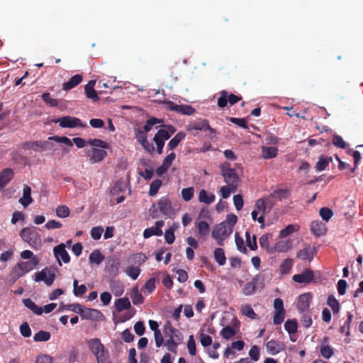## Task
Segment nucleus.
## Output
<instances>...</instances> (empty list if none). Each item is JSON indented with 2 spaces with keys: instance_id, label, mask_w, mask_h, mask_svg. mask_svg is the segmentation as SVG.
Listing matches in <instances>:
<instances>
[{
  "instance_id": "obj_1",
  "label": "nucleus",
  "mask_w": 363,
  "mask_h": 363,
  "mask_svg": "<svg viewBox=\"0 0 363 363\" xmlns=\"http://www.w3.org/2000/svg\"><path fill=\"white\" fill-rule=\"evenodd\" d=\"M20 236L23 241L35 250H38L42 246L40 235L35 228H24L20 232Z\"/></svg>"
},
{
  "instance_id": "obj_2",
  "label": "nucleus",
  "mask_w": 363,
  "mask_h": 363,
  "mask_svg": "<svg viewBox=\"0 0 363 363\" xmlns=\"http://www.w3.org/2000/svg\"><path fill=\"white\" fill-rule=\"evenodd\" d=\"M58 272V269L56 267H45L41 271L35 273L34 281L35 282L44 281L47 286H51Z\"/></svg>"
},
{
  "instance_id": "obj_3",
  "label": "nucleus",
  "mask_w": 363,
  "mask_h": 363,
  "mask_svg": "<svg viewBox=\"0 0 363 363\" xmlns=\"http://www.w3.org/2000/svg\"><path fill=\"white\" fill-rule=\"evenodd\" d=\"M233 232L230 227H228L226 223L222 222L213 226L211 236L216 240L218 245L223 246V241L225 240Z\"/></svg>"
},
{
  "instance_id": "obj_4",
  "label": "nucleus",
  "mask_w": 363,
  "mask_h": 363,
  "mask_svg": "<svg viewBox=\"0 0 363 363\" xmlns=\"http://www.w3.org/2000/svg\"><path fill=\"white\" fill-rule=\"evenodd\" d=\"M220 173L224 181L228 184L235 185L238 186L239 177L235 169L231 167L229 162H225L219 165Z\"/></svg>"
},
{
  "instance_id": "obj_5",
  "label": "nucleus",
  "mask_w": 363,
  "mask_h": 363,
  "mask_svg": "<svg viewBox=\"0 0 363 363\" xmlns=\"http://www.w3.org/2000/svg\"><path fill=\"white\" fill-rule=\"evenodd\" d=\"M38 264L39 259L37 257H33L29 261L18 263L13 269V272L16 274L17 278H19L26 273L35 269Z\"/></svg>"
},
{
  "instance_id": "obj_6",
  "label": "nucleus",
  "mask_w": 363,
  "mask_h": 363,
  "mask_svg": "<svg viewBox=\"0 0 363 363\" xmlns=\"http://www.w3.org/2000/svg\"><path fill=\"white\" fill-rule=\"evenodd\" d=\"M55 123H59V125L61 128H74L76 127H80V128H86V124H84L82 122V121L77 118L73 116H63L60 118H57L55 121H53Z\"/></svg>"
},
{
  "instance_id": "obj_7",
  "label": "nucleus",
  "mask_w": 363,
  "mask_h": 363,
  "mask_svg": "<svg viewBox=\"0 0 363 363\" xmlns=\"http://www.w3.org/2000/svg\"><path fill=\"white\" fill-rule=\"evenodd\" d=\"M241 100V96L232 93L228 94L227 91L223 90L220 92V96L218 99V106L223 108L227 106L228 103L233 106Z\"/></svg>"
},
{
  "instance_id": "obj_8",
  "label": "nucleus",
  "mask_w": 363,
  "mask_h": 363,
  "mask_svg": "<svg viewBox=\"0 0 363 363\" xmlns=\"http://www.w3.org/2000/svg\"><path fill=\"white\" fill-rule=\"evenodd\" d=\"M86 155L89 158L90 162L94 164L104 160L107 156V152L104 150L92 147L86 150Z\"/></svg>"
},
{
  "instance_id": "obj_9",
  "label": "nucleus",
  "mask_w": 363,
  "mask_h": 363,
  "mask_svg": "<svg viewBox=\"0 0 363 363\" xmlns=\"http://www.w3.org/2000/svg\"><path fill=\"white\" fill-rule=\"evenodd\" d=\"M121 262L116 257H108L105 262V270L113 277L118 274Z\"/></svg>"
},
{
  "instance_id": "obj_10",
  "label": "nucleus",
  "mask_w": 363,
  "mask_h": 363,
  "mask_svg": "<svg viewBox=\"0 0 363 363\" xmlns=\"http://www.w3.org/2000/svg\"><path fill=\"white\" fill-rule=\"evenodd\" d=\"M53 252L55 258L57 259L60 266H62V260L64 263H69L70 261V257L65 250V245L61 243L55 246L53 249Z\"/></svg>"
},
{
  "instance_id": "obj_11",
  "label": "nucleus",
  "mask_w": 363,
  "mask_h": 363,
  "mask_svg": "<svg viewBox=\"0 0 363 363\" xmlns=\"http://www.w3.org/2000/svg\"><path fill=\"white\" fill-rule=\"evenodd\" d=\"M168 108L171 111H174L177 113H182L183 115L191 116L195 113V109L187 104L178 105L172 101L167 103Z\"/></svg>"
},
{
  "instance_id": "obj_12",
  "label": "nucleus",
  "mask_w": 363,
  "mask_h": 363,
  "mask_svg": "<svg viewBox=\"0 0 363 363\" xmlns=\"http://www.w3.org/2000/svg\"><path fill=\"white\" fill-rule=\"evenodd\" d=\"M157 205L160 212L162 214L167 216L169 217H171L174 214V210L172 206V202L168 197H162L159 200Z\"/></svg>"
},
{
  "instance_id": "obj_13",
  "label": "nucleus",
  "mask_w": 363,
  "mask_h": 363,
  "mask_svg": "<svg viewBox=\"0 0 363 363\" xmlns=\"http://www.w3.org/2000/svg\"><path fill=\"white\" fill-rule=\"evenodd\" d=\"M314 279L313 272L311 269H306L302 273L293 276L292 279L299 284H309Z\"/></svg>"
},
{
  "instance_id": "obj_14",
  "label": "nucleus",
  "mask_w": 363,
  "mask_h": 363,
  "mask_svg": "<svg viewBox=\"0 0 363 363\" xmlns=\"http://www.w3.org/2000/svg\"><path fill=\"white\" fill-rule=\"evenodd\" d=\"M164 222L163 220H157L155 223V226L146 228L143 232L144 238L147 239L151 236H161L163 234L162 228L164 226Z\"/></svg>"
},
{
  "instance_id": "obj_15",
  "label": "nucleus",
  "mask_w": 363,
  "mask_h": 363,
  "mask_svg": "<svg viewBox=\"0 0 363 363\" xmlns=\"http://www.w3.org/2000/svg\"><path fill=\"white\" fill-rule=\"evenodd\" d=\"M289 191L287 189H277L274 191L270 195L267 197V201L269 203H271L270 209L272 208L273 206L274 205V201L273 199L278 200V201H283L286 199L289 196Z\"/></svg>"
},
{
  "instance_id": "obj_16",
  "label": "nucleus",
  "mask_w": 363,
  "mask_h": 363,
  "mask_svg": "<svg viewBox=\"0 0 363 363\" xmlns=\"http://www.w3.org/2000/svg\"><path fill=\"white\" fill-rule=\"evenodd\" d=\"M267 352L272 355H275L285 350V345L280 341L271 340L266 345Z\"/></svg>"
},
{
  "instance_id": "obj_17",
  "label": "nucleus",
  "mask_w": 363,
  "mask_h": 363,
  "mask_svg": "<svg viewBox=\"0 0 363 363\" xmlns=\"http://www.w3.org/2000/svg\"><path fill=\"white\" fill-rule=\"evenodd\" d=\"M312 294L311 293H305L298 296L297 302V308L301 312L306 311L310 307V303L312 299Z\"/></svg>"
},
{
  "instance_id": "obj_18",
  "label": "nucleus",
  "mask_w": 363,
  "mask_h": 363,
  "mask_svg": "<svg viewBox=\"0 0 363 363\" xmlns=\"http://www.w3.org/2000/svg\"><path fill=\"white\" fill-rule=\"evenodd\" d=\"M316 253L315 248L314 247H311L310 245H308L304 249L299 250L296 256L298 258L303 259V260H308L311 262Z\"/></svg>"
},
{
  "instance_id": "obj_19",
  "label": "nucleus",
  "mask_w": 363,
  "mask_h": 363,
  "mask_svg": "<svg viewBox=\"0 0 363 363\" xmlns=\"http://www.w3.org/2000/svg\"><path fill=\"white\" fill-rule=\"evenodd\" d=\"M189 130L209 131L211 134H216V130L209 125L207 120L195 122L189 126Z\"/></svg>"
},
{
  "instance_id": "obj_20",
  "label": "nucleus",
  "mask_w": 363,
  "mask_h": 363,
  "mask_svg": "<svg viewBox=\"0 0 363 363\" xmlns=\"http://www.w3.org/2000/svg\"><path fill=\"white\" fill-rule=\"evenodd\" d=\"M95 84V80H90L84 86V92L86 97L92 99L94 101L99 100L97 92L94 89Z\"/></svg>"
},
{
  "instance_id": "obj_21",
  "label": "nucleus",
  "mask_w": 363,
  "mask_h": 363,
  "mask_svg": "<svg viewBox=\"0 0 363 363\" xmlns=\"http://www.w3.org/2000/svg\"><path fill=\"white\" fill-rule=\"evenodd\" d=\"M164 334L166 337H175V339L177 340H181V333L180 332L174 328L170 321H167L164 325L163 328Z\"/></svg>"
},
{
  "instance_id": "obj_22",
  "label": "nucleus",
  "mask_w": 363,
  "mask_h": 363,
  "mask_svg": "<svg viewBox=\"0 0 363 363\" xmlns=\"http://www.w3.org/2000/svg\"><path fill=\"white\" fill-rule=\"evenodd\" d=\"M311 230L314 235L320 237L326 233L327 228L323 223L315 220L311 224Z\"/></svg>"
},
{
  "instance_id": "obj_23",
  "label": "nucleus",
  "mask_w": 363,
  "mask_h": 363,
  "mask_svg": "<svg viewBox=\"0 0 363 363\" xmlns=\"http://www.w3.org/2000/svg\"><path fill=\"white\" fill-rule=\"evenodd\" d=\"M328 337H324L320 348L321 355L325 359L330 358L334 354L333 348L328 344Z\"/></svg>"
},
{
  "instance_id": "obj_24",
  "label": "nucleus",
  "mask_w": 363,
  "mask_h": 363,
  "mask_svg": "<svg viewBox=\"0 0 363 363\" xmlns=\"http://www.w3.org/2000/svg\"><path fill=\"white\" fill-rule=\"evenodd\" d=\"M82 81V76L77 74L72 77L67 82L62 84V89L65 91H69L77 86Z\"/></svg>"
},
{
  "instance_id": "obj_25",
  "label": "nucleus",
  "mask_w": 363,
  "mask_h": 363,
  "mask_svg": "<svg viewBox=\"0 0 363 363\" xmlns=\"http://www.w3.org/2000/svg\"><path fill=\"white\" fill-rule=\"evenodd\" d=\"M13 177V172L10 168L2 170L0 173V190L6 186Z\"/></svg>"
},
{
  "instance_id": "obj_26",
  "label": "nucleus",
  "mask_w": 363,
  "mask_h": 363,
  "mask_svg": "<svg viewBox=\"0 0 363 363\" xmlns=\"http://www.w3.org/2000/svg\"><path fill=\"white\" fill-rule=\"evenodd\" d=\"M33 201L31 197V189L28 185L25 184L23 190V197L20 198L19 203L24 207H27Z\"/></svg>"
},
{
  "instance_id": "obj_27",
  "label": "nucleus",
  "mask_w": 363,
  "mask_h": 363,
  "mask_svg": "<svg viewBox=\"0 0 363 363\" xmlns=\"http://www.w3.org/2000/svg\"><path fill=\"white\" fill-rule=\"evenodd\" d=\"M186 137V133L184 131H180L172 138L167 144V149L172 150L175 149L179 143L182 141Z\"/></svg>"
},
{
  "instance_id": "obj_28",
  "label": "nucleus",
  "mask_w": 363,
  "mask_h": 363,
  "mask_svg": "<svg viewBox=\"0 0 363 363\" xmlns=\"http://www.w3.org/2000/svg\"><path fill=\"white\" fill-rule=\"evenodd\" d=\"M88 346L94 355L98 354L100 350L104 349V347L99 338H92L89 340L88 342Z\"/></svg>"
},
{
  "instance_id": "obj_29",
  "label": "nucleus",
  "mask_w": 363,
  "mask_h": 363,
  "mask_svg": "<svg viewBox=\"0 0 363 363\" xmlns=\"http://www.w3.org/2000/svg\"><path fill=\"white\" fill-rule=\"evenodd\" d=\"M198 199L201 203L211 204L215 201L216 196L213 194L208 193L205 189H201L199 193Z\"/></svg>"
},
{
  "instance_id": "obj_30",
  "label": "nucleus",
  "mask_w": 363,
  "mask_h": 363,
  "mask_svg": "<svg viewBox=\"0 0 363 363\" xmlns=\"http://www.w3.org/2000/svg\"><path fill=\"white\" fill-rule=\"evenodd\" d=\"M262 157L265 160L274 158L278 155V148L272 146H263L262 147Z\"/></svg>"
},
{
  "instance_id": "obj_31",
  "label": "nucleus",
  "mask_w": 363,
  "mask_h": 363,
  "mask_svg": "<svg viewBox=\"0 0 363 363\" xmlns=\"http://www.w3.org/2000/svg\"><path fill=\"white\" fill-rule=\"evenodd\" d=\"M268 205H269V207L271 206V203L268 202L267 198L266 199H259L255 202V210L258 211V213L264 217Z\"/></svg>"
},
{
  "instance_id": "obj_32",
  "label": "nucleus",
  "mask_w": 363,
  "mask_h": 363,
  "mask_svg": "<svg viewBox=\"0 0 363 363\" xmlns=\"http://www.w3.org/2000/svg\"><path fill=\"white\" fill-rule=\"evenodd\" d=\"M115 307L118 312L129 309L131 307L130 301L128 298H121L115 301Z\"/></svg>"
},
{
  "instance_id": "obj_33",
  "label": "nucleus",
  "mask_w": 363,
  "mask_h": 363,
  "mask_svg": "<svg viewBox=\"0 0 363 363\" xmlns=\"http://www.w3.org/2000/svg\"><path fill=\"white\" fill-rule=\"evenodd\" d=\"M333 159L332 157H328L325 155H320L319 157L318 161L316 163V169L318 171H323L326 169V167L328 166L329 163L332 162Z\"/></svg>"
},
{
  "instance_id": "obj_34",
  "label": "nucleus",
  "mask_w": 363,
  "mask_h": 363,
  "mask_svg": "<svg viewBox=\"0 0 363 363\" xmlns=\"http://www.w3.org/2000/svg\"><path fill=\"white\" fill-rule=\"evenodd\" d=\"M24 306L32 311L37 315H41L43 310L41 307L38 306L30 298H25L23 300Z\"/></svg>"
},
{
  "instance_id": "obj_35",
  "label": "nucleus",
  "mask_w": 363,
  "mask_h": 363,
  "mask_svg": "<svg viewBox=\"0 0 363 363\" xmlns=\"http://www.w3.org/2000/svg\"><path fill=\"white\" fill-rule=\"evenodd\" d=\"M196 227L198 230L199 235L204 238L209 233V225L206 221L201 220L196 223Z\"/></svg>"
},
{
  "instance_id": "obj_36",
  "label": "nucleus",
  "mask_w": 363,
  "mask_h": 363,
  "mask_svg": "<svg viewBox=\"0 0 363 363\" xmlns=\"http://www.w3.org/2000/svg\"><path fill=\"white\" fill-rule=\"evenodd\" d=\"M291 244L290 241H289V240L279 241L274 245L272 250H273V252H287L288 250H289L291 249Z\"/></svg>"
},
{
  "instance_id": "obj_37",
  "label": "nucleus",
  "mask_w": 363,
  "mask_h": 363,
  "mask_svg": "<svg viewBox=\"0 0 363 363\" xmlns=\"http://www.w3.org/2000/svg\"><path fill=\"white\" fill-rule=\"evenodd\" d=\"M257 284V279L256 278L252 279L250 282L245 284L242 289V292L246 296H250L254 294L256 291Z\"/></svg>"
},
{
  "instance_id": "obj_38",
  "label": "nucleus",
  "mask_w": 363,
  "mask_h": 363,
  "mask_svg": "<svg viewBox=\"0 0 363 363\" xmlns=\"http://www.w3.org/2000/svg\"><path fill=\"white\" fill-rule=\"evenodd\" d=\"M104 259V255L99 250H94L89 257V260L92 264H100Z\"/></svg>"
},
{
  "instance_id": "obj_39",
  "label": "nucleus",
  "mask_w": 363,
  "mask_h": 363,
  "mask_svg": "<svg viewBox=\"0 0 363 363\" xmlns=\"http://www.w3.org/2000/svg\"><path fill=\"white\" fill-rule=\"evenodd\" d=\"M42 141H32V142H25L22 145V147L25 150H33L36 152H42Z\"/></svg>"
},
{
  "instance_id": "obj_40",
  "label": "nucleus",
  "mask_w": 363,
  "mask_h": 363,
  "mask_svg": "<svg viewBox=\"0 0 363 363\" xmlns=\"http://www.w3.org/2000/svg\"><path fill=\"white\" fill-rule=\"evenodd\" d=\"M215 260L218 262V264L220 266H223L226 262V257L225 255V252L223 248H216L213 252Z\"/></svg>"
},
{
  "instance_id": "obj_41",
  "label": "nucleus",
  "mask_w": 363,
  "mask_h": 363,
  "mask_svg": "<svg viewBox=\"0 0 363 363\" xmlns=\"http://www.w3.org/2000/svg\"><path fill=\"white\" fill-rule=\"evenodd\" d=\"M99 315H102V313L96 309L84 308L83 313L81 316L85 319L96 318Z\"/></svg>"
},
{
  "instance_id": "obj_42",
  "label": "nucleus",
  "mask_w": 363,
  "mask_h": 363,
  "mask_svg": "<svg viewBox=\"0 0 363 363\" xmlns=\"http://www.w3.org/2000/svg\"><path fill=\"white\" fill-rule=\"evenodd\" d=\"M163 120L159 119L155 117L150 118L148 119L145 125L143 126V130L146 133L150 131L152 127L155 125L159 124V126H162Z\"/></svg>"
},
{
  "instance_id": "obj_43",
  "label": "nucleus",
  "mask_w": 363,
  "mask_h": 363,
  "mask_svg": "<svg viewBox=\"0 0 363 363\" xmlns=\"http://www.w3.org/2000/svg\"><path fill=\"white\" fill-rule=\"evenodd\" d=\"M87 144L90 145L93 147H99L102 150H106L109 148V145L100 139L94 138V139H89L87 141Z\"/></svg>"
},
{
  "instance_id": "obj_44",
  "label": "nucleus",
  "mask_w": 363,
  "mask_h": 363,
  "mask_svg": "<svg viewBox=\"0 0 363 363\" xmlns=\"http://www.w3.org/2000/svg\"><path fill=\"white\" fill-rule=\"evenodd\" d=\"M98 363H110L108 351L104 347L98 354L95 355Z\"/></svg>"
},
{
  "instance_id": "obj_45",
  "label": "nucleus",
  "mask_w": 363,
  "mask_h": 363,
  "mask_svg": "<svg viewBox=\"0 0 363 363\" xmlns=\"http://www.w3.org/2000/svg\"><path fill=\"white\" fill-rule=\"evenodd\" d=\"M155 282L156 279L155 277L150 278L143 286L141 291L143 292L147 291L149 294H152L156 288Z\"/></svg>"
},
{
  "instance_id": "obj_46",
  "label": "nucleus",
  "mask_w": 363,
  "mask_h": 363,
  "mask_svg": "<svg viewBox=\"0 0 363 363\" xmlns=\"http://www.w3.org/2000/svg\"><path fill=\"white\" fill-rule=\"evenodd\" d=\"M298 225L289 224L280 231L279 236L281 238L287 237L288 235L292 234L293 233L298 230Z\"/></svg>"
},
{
  "instance_id": "obj_47",
  "label": "nucleus",
  "mask_w": 363,
  "mask_h": 363,
  "mask_svg": "<svg viewBox=\"0 0 363 363\" xmlns=\"http://www.w3.org/2000/svg\"><path fill=\"white\" fill-rule=\"evenodd\" d=\"M237 186L228 184L220 188V191L223 199H227L230 196L231 193L235 192L237 190Z\"/></svg>"
},
{
  "instance_id": "obj_48",
  "label": "nucleus",
  "mask_w": 363,
  "mask_h": 363,
  "mask_svg": "<svg viewBox=\"0 0 363 363\" xmlns=\"http://www.w3.org/2000/svg\"><path fill=\"white\" fill-rule=\"evenodd\" d=\"M272 237V235L267 233L262 235L259 238V245L262 248L265 249L268 251V252L273 253L272 248L269 247V237Z\"/></svg>"
},
{
  "instance_id": "obj_49",
  "label": "nucleus",
  "mask_w": 363,
  "mask_h": 363,
  "mask_svg": "<svg viewBox=\"0 0 363 363\" xmlns=\"http://www.w3.org/2000/svg\"><path fill=\"white\" fill-rule=\"evenodd\" d=\"M327 304L332 308L334 313H337L339 312L340 303L334 296H328L327 298Z\"/></svg>"
},
{
  "instance_id": "obj_50",
  "label": "nucleus",
  "mask_w": 363,
  "mask_h": 363,
  "mask_svg": "<svg viewBox=\"0 0 363 363\" xmlns=\"http://www.w3.org/2000/svg\"><path fill=\"white\" fill-rule=\"evenodd\" d=\"M51 335L48 331L40 330L33 336V340L35 342H46L50 339Z\"/></svg>"
},
{
  "instance_id": "obj_51",
  "label": "nucleus",
  "mask_w": 363,
  "mask_h": 363,
  "mask_svg": "<svg viewBox=\"0 0 363 363\" xmlns=\"http://www.w3.org/2000/svg\"><path fill=\"white\" fill-rule=\"evenodd\" d=\"M241 312L242 315L254 320L257 318V314L255 313L252 306L250 304H245L242 306Z\"/></svg>"
},
{
  "instance_id": "obj_52",
  "label": "nucleus",
  "mask_w": 363,
  "mask_h": 363,
  "mask_svg": "<svg viewBox=\"0 0 363 363\" xmlns=\"http://www.w3.org/2000/svg\"><path fill=\"white\" fill-rule=\"evenodd\" d=\"M293 261L291 259H284L280 265L279 271L282 274H286L289 272L292 268Z\"/></svg>"
},
{
  "instance_id": "obj_53",
  "label": "nucleus",
  "mask_w": 363,
  "mask_h": 363,
  "mask_svg": "<svg viewBox=\"0 0 363 363\" xmlns=\"http://www.w3.org/2000/svg\"><path fill=\"white\" fill-rule=\"evenodd\" d=\"M130 297L134 305L142 304L144 302V298L141 294L138 292V288L133 289Z\"/></svg>"
},
{
  "instance_id": "obj_54",
  "label": "nucleus",
  "mask_w": 363,
  "mask_h": 363,
  "mask_svg": "<svg viewBox=\"0 0 363 363\" xmlns=\"http://www.w3.org/2000/svg\"><path fill=\"white\" fill-rule=\"evenodd\" d=\"M140 269L138 267H128L125 270L126 274L133 280L138 279L140 274Z\"/></svg>"
},
{
  "instance_id": "obj_55",
  "label": "nucleus",
  "mask_w": 363,
  "mask_h": 363,
  "mask_svg": "<svg viewBox=\"0 0 363 363\" xmlns=\"http://www.w3.org/2000/svg\"><path fill=\"white\" fill-rule=\"evenodd\" d=\"M162 182L160 179H157L152 182L150 186L149 195L155 196L157 194L160 188L161 187Z\"/></svg>"
},
{
  "instance_id": "obj_56",
  "label": "nucleus",
  "mask_w": 363,
  "mask_h": 363,
  "mask_svg": "<svg viewBox=\"0 0 363 363\" xmlns=\"http://www.w3.org/2000/svg\"><path fill=\"white\" fill-rule=\"evenodd\" d=\"M284 329L289 333H295L297 331V322L295 319L288 320L284 323Z\"/></svg>"
},
{
  "instance_id": "obj_57",
  "label": "nucleus",
  "mask_w": 363,
  "mask_h": 363,
  "mask_svg": "<svg viewBox=\"0 0 363 363\" xmlns=\"http://www.w3.org/2000/svg\"><path fill=\"white\" fill-rule=\"evenodd\" d=\"M73 285H74L73 293H74V296H79L84 295L86 293V287L84 284H81L79 286L78 281L75 279L74 281Z\"/></svg>"
},
{
  "instance_id": "obj_58",
  "label": "nucleus",
  "mask_w": 363,
  "mask_h": 363,
  "mask_svg": "<svg viewBox=\"0 0 363 363\" xmlns=\"http://www.w3.org/2000/svg\"><path fill=\"white\" fill-rule=\"evenodd\" d=\"M245 237H246V242H247V247L252 250H257V244L256 236L253 235L252 238H251L250 233L246 232Z\"/></svg>"
},
{
  "instance_id": "obj_59",
  "label": "nucleus",
  "mask_w": 363,
  "mask_h": 363,
  "mask_svg": "<svg viewBox=\"0 0 363 363\" xmlns=\"http://www.w3.org/2000/svg\"><path fill=\"white\" fill-rule=\"evenodd\" d=\"M220 335L224 339L229 340L235 335V331L232 327L226 326L222 329Z\"/></svg>"
},
{
  "instance_id": "obj_60",
  "label": "nucleus",
  "mask_w": 363,
  "mask_h": 363,
  "mask_svg": "<svg viewBox=\"0 0 363 363\" xmlns=\"http://www.w3.org/2000/svg\"><path fill=\"white\" fill-rule=\"evenodd\" d=\"M319 214L323 220L328 222L333 216V212L327 207H323L320 209Z\"/></svg>"
},
{
  "instance_id": "obj_61",
  "label": "nucleus",
  "mask_w": 363,
  "mask_h": 363,
  "mask_svg": "<svg viewBox=\"0 0 363 363\" xmlns=\"http://www.w3.org/2000/svg\"><path fill=\"white\" fill-rule=\"evenodd\" d=\"M69 214H70L69 208L65 205L59 206L56 208V215L58 217L64 218L68 217L69 216Z\"/></svg>"
},
{
  "instance_id": "obj_62",
  "label": "nucleus",
  "mask_w": 363,
  "mask_h": 363,
  "mask_svg": "<svg viewBox=\"0 0 363 363\" xmlns=\"http://www.w3.org/2000/svg\"><path fill=\"white\" fill-rule=\"evenodd\" d=\"M194 189L193 187L184 188L182 190V196L185 201H190L194 196Z\"/></svg>"
},
{
  "instance_id": "obj_63",
  "label": "nucleus",
  "mask_w": 363,
  "mask_h": 363,
  "mask_svg": "<svg viewBox=\"0 0 363 363\" xmlns=\"http://www.w3.org/2000/svg\"><path fill=\"white\" fill-rule=\"evenodd\" d=\"M135 132V138L137 141L140 144L147 140V134L146 132L140 128H134Z\"/></svg>"
},
{
  "instance_id": "obj_64",
  "label": "nucleus",
  "mask_w": 363,
  "mask_h": 363,
  "mask_svg": "<svg viewBox=\"0 0 363 363\" xmlns=\"http://www.w3.org/2000/svg\"><path fill=\"white\" fill-rule=\"evenodd\" d=\"M35 363H53V360L50 355L40 354L36 357Z\"/></svg>"
}]
</instances>
